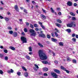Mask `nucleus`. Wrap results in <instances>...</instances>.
I'll list each match as a JSON object with an SVG mask.
<instances>
[{
  "mask_svg": "<svg viewBox=\"0 0 78 78\" xmlns=\"http://www.w3.org/2000/svg\"><path fill=\"white\" fill-rule=\"evenodd\" d=\"M13 31L12 30L10 31V34H13Z\"/></svg>",
  "mask_w": 78,
  "mask_h": 78,
  "instance_id": "nucleus-54",
  "label": "nucleus"
},
{
  "mask_svg": "<svg viewBox=\"0 0 78 78\" xmlns=\"http://www.w3.org/2000/svg\"><path fill=\"white\" fill-rule=\"evenodd\" d=\"M72 40L73 41H74V42H76V39H75V38L73 37L72 39Z\"/></svg>",
  "mask_w": 78,
  "mask_h": 78,
  "instance_id": "nucleus-40",
  "label": "nucleus"
},
{
  "mask_svg": "<svg viewBox=\"0 0 78 78\" xmlns=\"http://www.w3.org/2000/svg\"><path fill=\"white\" fill-rule=\"evenodd\" d=\"M39 36V37H41L44 38V37H45V35L44 34H40Z\"/></svg>",
  "mask_w": 78,
  "mask_h": 78,
  "instance_id": "nucleus-6",
  "label": "nucleus"
},
{
  "mask_svg": "<svg viewBox=\"0 0 78 78\" xmlns=\"http://www.w3.org/2000/svg\"><path fill=\"white\" fill-rule=\"evenodd\" d=\"M12 35L13 37H17V33L16 32H15L13 33Z\"/></svg>",
  "mask_w": 78,
  "mask_h": 78,
  "instance_id": "nucleus-9",
  "label": "nucleus"
},
{
  "mask_svg": "<svg viewBox=\"0 0 78 78\" xmlns=\"http://www.w3.org/2000/svg\"><path fill=\"white\" fill-rule=\"evenodd\" d=\"M10 48L11 49V50H12L14 51L16 50V49L14 47L12 46H10Z\"/></svg>",
  "mask_w": 78,
  "mask_h": 78,
  "instance_id": "nucleus-16",
  "label": "nucleus"
},
{
  "mask_svg": "<svg viewBox=\"0 0 78 78\" xmlns=\"http://www.w3.org/2000/svg\"><path fill=\"white\" fill-rule=\"evenodd\" d=\"M3 18V17L2 16L0 15V19H2Z\"/></svg>",
  "mask_w": 78,
  "mask_h": 78,
  "instance_id": "nucleus-63",
  "label": "nucleus"
},
{
  "mask_svg": "<svg viewBox=\"0 0 78 78\" xmlns=\"http://www.w3.org/2000/svg\"><path fill=\"white\" fill-rule=\"evenodd\" d=\"M66 31L68 32V33H70L71 32V30L70 29H67L66 30Z\"/></svg>",
  "mask_w": 78,
  "mask_h": 78,
  "instance_id": "nucleus-28",
  "label": "nucleus"
},
{
  "mask_svg": "<svg viewBox=\"0 0 78 78\" xmlns=\"http://www.w3.org/2000/svg\"><path fill=\"white\" fill-rule=\"evenodd\" d=\"M42 10L43 11V12H44V13H46V10H44L42 9Z\"/></svg>",
  "mask_w": 78,
  "mask_h": 78,
  "instance_id": "nucleus-53",
  "label": "nucleus"
},
{
  "mask_svg": "<svg viewBox=\"0 0 78 78\" xmlns=\"http://www.w3.org/2000/svg\"><path fill=\"white\" fill-rule=\"evenodd\" d=\"M24 12L25 13H26V14H28V12H27V10L25 9H24Z\"/></svg>",
  "mask_w": 78,
  "mask_h": 78,
  "instance_id": "nucleus-38",
  "label": "nucleus"
},
{
  "mask_svg": "<svg viewBox=\"0 0 78 78\" xmlns=\"http://www.w3.org/2000/svg\"><path fill=\"white\" fill-rule=\"evenodd\" d=\"M3 73V72L2 70H0V74H1V75H2V74Z\"/></svg>",
  "mask_w": 78,
  "mask_h": 78,
  "instance_id": "nucleus-49",
  "label": "nucleus"
},
{
  "mask_svg": "<svg viewBox=\"0 0 78 78\" xmlns=\"http://www.w3.org/2000/svg\"><path fill=\"white\" fill-rule=\"evenodd\" d=\"M56 25L57 27H59V28L61 27V25L60 24L58 23H56Z\"/></svg>",
  "mask_w": 78,
  "mask_h": 78,
  "instance_id": "nucleus-23",
  "label": "nucleus"
},
{
  "mask_svg": "<svg viewBox=\"0 0 78 78\" xmlns=\"http://www.w3.org/2000/svg\"><path fill=\"white\" fill-rule=\"evenodd\" d=\"M29 31L30 33H33L35 32L34 30L33 29H30L29 30Z\"/></svg>",
  "mask_w": 78,
  "mask_h": 78,
  "instance_id": "nucleus-12",
  "label": "nucleus"
},
{
  "mask_svg": "<svg viewBox=\"0 0 78 78\" xmlns=\"http://www.w3.org/2000/svg\"><path fill=\"white\" fill-rule=\"evenodd\" d=\"M73 63H74V64H76V60L75 59H73Z\"/></svg>",
  "mask_w": 78,
  "mask_h": 78,
  "instance_id": "nucleus-31",
  "label": "nucleus"
},
{
  "mask_svg": "<svg viewBox=\"0 0 78 78\" xmlns=\"http://www.w3.org/2000/svg\"><path fill=\"white\" fill-rule=\"evenodd\" d=\"M41 28L44 30H45V27H44V26H43L42 25H41Z\"/></svg>",
  "mask_w": 78,
  "mask_h": 78,
  "instance_id": "nucleus-34",
  "label": "nucleus"
},
{
  "mask_svg": "<svg viewBox=\"0 0 78 78\" xmlns=\"http://www.w3.org/2000/svg\"><path fill=\"white\" fill-rule=\"evenodd\" d=\"M5 60H6V61L8 60V57L7 56H5Z\"/></svg>",
  "mask_w": 78,
  "mask_h": 78,
  "instance_id": "nucleus-45",
  "label": "nucleus"
},
{
  "mask_svg": "<svg viewBox=\"0 0 78 78\" xmlns=\"http://www.w3.org/2000/svg\"><path fill=\"white\" fill-rule=\"evenodd\" d=\"M54 62L56 64H58V61L56 60H55V61H54Z\"/></svg>",
  "mask_w": 78,
  "mask_h": 78,
  "instance_id": "nucleus-52",
  "label": "nucleus"
},
{
  "mask_svg": "<svg viewBox=\"0 0 78 78\" xmlns=\"http://www.w3.org/2000/svg\"><path fill=\"white\" fill-rule=\"evenodd\" d=\"M4 55L3 54H0V58H1V59H3V58L4 57Z\"/></svg>",
  "mask_w": 78,
  "mask_h": 78,
  "instance_id": "nucleus-13",
  "label": "nucleus"
},
{
  "mask_svg": "<svg viewBox=\"0 0 78 78\" xmlns=\"http://www.w3.org/2000/svg\"><path fill=\"white\" fill-rule=\"evenodd\" d=\"M21 35H23V36H25V33L24 32H23L21 33Z\"/></svg>",
  "mask_w": 78,
  "mask_h": 78,
  "instance_id": "nucleus-58",
  "label": "nucleus"
},
{
  "mask_svg": "<svg viewBox=\"0 0 78 78\" xmlns=\"http://www.w3.org/2000/svg\"><path fill=\"white\" fill-rule=\"evenodd\" d=\"M14 9L15 10H16V11L17 12H19V9L18 8V6L17 5H15L14 7Z\"/></svg>",
  "mask_w": 78,
  "mask_h": 78,
  "instance_id": "nucleus-8",
  "label": "nucleus"
},
{
  "mask_svg": "<svg viewBox=\"0 0 78 78\" xmlns=\"http://www.w3.org/2000/svg\"><path fill=\"white\" fill-rule=\"evenodd\" d=\"M51 10L52 12L53 13H54V12H55V11L53 9V8H51Z\"/></svg>",
  "mask_w": 78,
  "mask_h": 78,
  "instance_id": "nucleus-37",
  "label": "nucleus"
},
{
  "mask_svg": "<svg viewBox=\"0 0 78 78\" xmlns=\"http://www.w3.org/2000/svg\"><path fill=\"white\" fill-rule=\"evenodd\" d=\"M51 40L53 42H56L57 41V39H55L53 38H52L51 39Z\"/></svg>",
  "mask_w": 78,
  "mask_h": 78,
  "instance_id": "nucleus-14",
  "label": "nucleus"
},
{
  "mask_svg": "<svg viewBox=\"0 0 78 78\" xmlns=\"http://www.w3.org/2000/svg\"><path fill=\"white\" fill-rule=\"evenodd\" d=\"M52 76L54 78H58V75L56 73H51Z\"/></svg>",
  "mask_w": 78,
  "mask_h": 78,
  "instance_id": "nucleus-4",
  "label": "nucleus"
},
{
  "mask_svg": "<svg viewBox=\"0 0 78 78\" xmlns=\"http://www.w3.org/2000/svg\"><path fill=\"white\" fill-rule=\"evenodd\" d=\"M22 69H23V70H25V71H27V69L26 68H25V67L22 66Z\"/></svg>",
  "mask_w": 78,
  "mask_h": 78,
  "instance_id": "nucleus-26",
  "label": "nucleus"
},
{
  "mask_svg": "<svg viewBox=\"0 0 78 78\" xmlns=\"http://www.w3.org/2000/svg\"><path fill=\"white\" fill-rule=\"evenodd\" d=\"M67 5L69 6H72L73 5L72 2L71 1H68L67 2Z\"/></svg>",
  "mask_w": 78,
  "mask_h": 78,
  "instance_id": "nucleus-5",
  "label": "nucleus"
},
{
  "mask_svg": "<svg viewBox=\"0 0 78 78\" xmlns=\"http://www.w3.org/2000/svg\"><path fill=\"white\" fill-rule=\"evenodd\" d=\"M54 71L55 72H56V73H58V74L61 73V72L59 70H58L57 69H55Z\"/></svg>",
  "mask_w": 78,
  "mask_h": 78,
  "instance_id": "nucleus-10",
  "label": "nucleus"
},
{
  "mask_svg": "<svg viewBox=\"0 0 78 78\" xmlns=\"http://www.w3.org/2000/svg\"><path fill=\"white\" fill-rule=\"evenodd\" d=\"M38 45H39V46H40V47H44L43 45L41 44L40 43H38Z\"/></svg>",
  "mask_w": 78,
  "mask_h": 78,
  "instance_id": "nucleus-21",
  "label": "nucleus"
},
{
  "mask_svg": "<svg viewBox=\"0 0 78 78\" xmlns=\"http://www.w3.org/2000/svg\"><path fill=\"white\" fill-rule=\"evenodd\" d=\"M30 27L32 29H33V28H34V26H33V25L32 24H30Z\"/></svg>",
  "mask_w": 78,
  "mask_h": 78,
  "instance_id": "nucleus-24",
  "label": "nucleus"
},
{
  "mask_svg": "<svg viewBox=\"0 0 78 78\" xmlns=\"http://www.w3.org/2000/svg\"><path fill=\"white\" fill-rule=\"evenodd\" d=\"M42 63L43 64H48V62L46 61H44L42 62Z\"/></svg>",
  "mask_w": 78,
  "mask_h": 78,
  "instance_id": "nucleus-15",
  "label": "nucleus"
},
{
  "mask_svg": "<svg viewBox=\"0 0 78 78\" xmlns=\"http://www.w3.org/2000/svg\"><path fill=\"white\" fill-rule=\"evenodd\" d=\"M70 14L72 16H75V14H74L73 12H70Z\"/></svg>",
  "mask_w": 78,
  "mask_h": 78,
  "instance_id": "nucleus-19",
  "label": "nucleus"
},
{
  "mask_svg": "<svg viewBox=\"0 0 78 78\" xmlns=\"http://www.w3.org/2000/svg\"><path fill=\"white\" fill-rule=\"evenodd\" d=\"M24 76L25 77H28V73H24Z\"/></svg>",
  "mask_w": 78,
  "mask_h": 78,
  "instance_id": "nucleus-17",
  "label": "nucleus"
},
{
  "mask_svg": "<svg viewBox=\"0 0 78 78\" xmlns=\"http://www.w3.org/2000/svg\"><path fill=\"white\" fill-rule=\"evenodd\" d=\"M29 50L30 51H32V48L31 47H30L28 48Z\"/></svg>",
  "mask_w": 78,
  "mask_h": 78,
  "instance_id": "nucleus-25",
  "label": "nucleus"
},
{
  "mask_svg": "<svg viewBox=\"0 0 78 78\" xmlns=\"http://www.w3.org/2000/svg\"><path fill=\"white\" fill-rule=\"evenodd\" d=\"M4 51L5 53H8V50L6 49L4 50Z\"/></svg>",
  "mask_w": 78,
  "mask_h": 78,
  "instance_id": "nucleus-46",
  "label": "nucleus"
},
{
  "mask_svg": "<svg viewBox=\"0 0 78 78\" xmlns=\"http://www.w3.org/2000/svg\"><path fill=\"white\" fill-rule=\"evenodd\" d=\"M65 71H66V72L67 73H70V72L69 71L66 70V69H65Z\"/></svg>",
  "mask_w": 78,
  "mask_h": 78,
  "instance_id": "nucleus-48",
  "label": "nucleus"
},
{
  "mask_svg": "<svg viewBox=\"0 0 78 78\" xmlns=\"http://www.w3.org/2000/svg\"><path fill=\"white\" fill-rule=\"evenodd\" d=\"M35 31H38L39 30V28H36L35 29Z\"/></svg>",
  "mask_w": 78,
  "mask_h": 78,
  "instance_id": "nucleus-47",
  "label": "nucleus"
},
{
  "mask_svg": "<svg viewBox=\"0 0 78 78\" xmlns=\"http://www.w3.org/2000/svg\"><path fill=\"white\" fill-rule=\"evenodd\" d=\"M38 75H42V72H39Z\"/></svg>",
  "mask_w": 78,
  "mask_h": 78,
  "instance_id": "nucleus-60",
  "label": "nucleus"
},
{
  "mask_svg": "<svg viewBox=\"0 0 78 78\" xmlns=\"http://www.w3.org/2000/svg\"><path fill=\"white\" fill-rule=\"evenodd\" d=\"M39 56L41 60H45L47 59V55L44 53V50H39L38 51Z\"/></svg>",
  "mask_w": 78,
  "mask_h": 78,
  "instance_id": "nucleus-1",
  "label": "nucleus"
},
{
  "mask_svg": "<svg viewBox=\"0 0 78 78\" xmlns=\"http://www.w3.org/2000/svg\"><path fill=\"white\" fill-rule=\"evenodd\" d=\"M24 31L25 33H27V32H28V30H27V29L26 28L24 29Z\"/></svg>",
  "mask_w": 78,
  "mask_h": 78,
  "instance_id": "nucleus-27",
  "label": "nucleus"
},
{
  "mask_svg": "<svg viewBox=\"0 0 78 78\" xmlns=\"http://www.w3.org/2000/svg\"><path fill=\"white\" fill-rule=\"evenodd\" d=\"M21 40L23 41V43H27V38L24 37H21Z\"/></svg>",
  "mask_w": 78,
  "mask_h": 78,
  "instance_id": "nucleus-3",
  "label": "nucleus"
},
{
  "mask_svg": "<svg viewBox=\"0 0 78 78\" xmlns=\"http://www.w3.org/2000/svg\"><path fill=\"white\" fill-rule=\"evenodd\" d=\"M55 34L56 37H58V34L57 33L55 32Z\"/></svg>",
  "mask_w": 78,
  "mask_h": 78,
  "instance_id": "nucleus-42",
  "label": "nucleus"
},
{
  "mask_svg": "<svg viewBox=\"0 0 78 78\" xmlns=\"http://www.w3.org/2000/svg\"><path fill=\"white\" fill-rule=\"evenodd\" d=\"M67 61H70V58H69V57H68L67 58Z\"/></svg>",
  "mask_w": 78,
  "mask_h": 78,
  "instance_id": "nucleus-44",
  "label": "nucleus"
},
{
  "mask_svg": "<svg viewBox=\"0 0 78 78\" xmlns=\"http://www.w3.org/2000/svg\"><path fill=\"white\" fill-rule=\"evenodd\" d=\"M34 66L35 67L37 68V69H39V66L38 65H37L35 64Z\"/></svg>",
  "mask_w": 78,
  "mask_h": 78,
  "instance_id": "nucleus-36",
  "label": "nucleus"
},
{
  "mask_svg": "<svg viewBox=\"0 0 78 78\" xmlns=\"http://www.w3.org/2000/svg\"><path fill=\"white\" fill-rule=\"evenodd\" d=\"M26 58H27V59H29V60L30 59V56H29L28 55L26 56Z\"/></svg>",
  "mask_w": 78,
  "mask_h": 78,
  "instance_id": "nucleus-41",
  "label": "nucleus"
},
{
  "mask_svg": "<svg viewBox=\"0 0 78 78\" xmlns=\"http://www.w3.org/2000/svg\"><path fill=\"white\" fill-rule=\"evenodd\" d=\"M58 15H59V16H61V12H59L58 13Z\"/></svg>",
  "mask_w": 78,
  "mask_h": 78,
  "instance_id": "nucleus-62",
  "label": "nucleus"
},
{
  "mask_svg": "<svg viewBox=\"0 0 78 78\" xmlns=\"http://www.w3.org/2000/svg\"><path fill=\"white\" fill-rule=\"evenodd\" d=\"M48 70V68H44L43 69V71H47Z\"/></svg>",
  "mask_w": 78,
  "mask_h": 78,
  "instance_id": "nucleus-18",
  "label": "nucleus"
},
{
  "mask_svg": "<svg viewBox=\"0 0 78 78\" xmlns=\"http://www.w3.org/2000/svg\"><path fill=\"white\" fill-rule=\"evenodd\" d=\"M38 23L39 25H42V23H41V22L40 21L38 22Z\"/></svg>",
  "mask_w": 78,
  "mask_h": 78,
  "instance_id": "nucleus-51",
  "label": "nucleus"
},
{
  "mask_svg": "<svg viewBox=\"0 0 78 78\" xmlns=\"http://www.w3.org/2000/svg\"><path fill=\"white\" fill-rule=\"evenodd\" d=\"M5 20L6 21H8V20H9V18L6 17H5Z\"/></svg>",
  "mask_w": 78,
  "mask_h": 78,
  "instance_id": "nucleus-29",
  "label": "nucleus"
},
{
  "mask_svg": "<svg viewBox=\"0 0 78 78\" xmlns=\"http://www.w3.org/2000/svg\"><path fill=\"white\" fill-rule=\"evenodd\" d=\"M43 75L44 76H48V74L47 73H44Z\"/></svg>",
  "mask_w": 78,
  "mask_h": 78,
  "instance_id": "nucleus-43",
  "label": "nucleus"
},
{
  "mask_svg": "<svg viewBox=\"0 0 78 78\" xmlns=\"http://www.w3.org/2000/svg\"><path fill=\"white\" fill-rule=\"evenodd\" d=\"M76 25H75V23L73 21L70 24H68L67 25V27H75Z\"/></svg>",
  "mask_w": 78,
  "mask_h": 78,
  "instance_id": "nucleus-2",
  "label": "nucleus"
},
{
  "mask_svg": "<svg viewBox=\"0 0 78 78\" xmlns=\"http://www.w3.org/2000/svg\"><path fill=\"white\" fill-rule=\"evenodd\" d=\"M59 45L61 46H63V43L62 42H60L59 43Z\"/></svg>",
  "mask_w": 78,
  "mask_h": 78,
  "instance_id": "nucleus-32",
  "label": "nucleus"
},
{
  "mask_svg": "<svg viewBox=\"0 0 78 78\" xmlns=\"http://www.w3.org/2000/svg\"><path fill=\"white\" fill-rule=\"evenodd\" d=\"M34 70H35L36 71H37V69L35 67H34Z\"/></svg>",
  "mask_w": 78,
  "mask_h": 78,
  "instance_id": "nucleus-61",
  "label": "nucleus"
},
{
  "mask_svg": "<svg viewBox=\"0 0 78 78\" xmlns=\"http://www.w3.org/2000/svg\"><path fill=\"white\" fill-rule=\"evenodd\" d=\"M57 21L59 23H62V21L61 20H57Z\"/></svg>",
  "mask_w": 78,
  "mask_h": 78,
  "instance_id": "nucleus-30",
  "label": "nucleus"
},
{
  "mask_svg": "<svg viewBox=\"0 0 78 78\" xmlns=\"http://www.w3.org/2000/svg\"><path fill=\"white\" fill-rule=\"evenodd\" d=\"M75 34H72V37H75Z\"/></svg>",
  "mask_w": 78,
  "mask_h": 78,
  "instance_id": "nucleus-57",
  "label": "nucleus"
},
{
  "mask_svg": "<svg viewBox=\"0 0 78 78\" xmlns=\"http://www.w3.org/2000/svg\"><path fill=\"white\" fill-rule=\"evenodd\" d=\"M26 23V25L27 26H29L30 25V24L28 23Z\"/></svg>",
  "mask_w": 78,
  "mask_h": 78,
  "instance_id": "nucleus-59",
  "label": "nucleus"
},
{
  "mask_svg": "<svg viewBox=\"0 0 78 78\" xmlns=\"http://www.w3.org/2000/svg\"><path fill=\"white\" fill-rule=\"evenodd\" d=\"M47 37L48 38V39H50L51 37L49 35L47 34Z\"/></svg>",
  "mask_w": 78,
  "mask_h": 78,
  "instance_id": "nucleus-39",
  "label": "nucleus"
},
{
  "mask_svg": "<svg viewBox=\"0 0 78 78\" xmlns=\"http://www.w3.org/2000/svg\"><path fill=\"white\" fill-rule=\"evenodd\" d=\"M14 72V70H12V69H10V73H13Z\"/></svg>",
  "mask_w": 78,
  "mask_h": 78,
  "instance_id": "nucleus-50",
  "label": "nucleus"
},
{
  "mask_svg": "<svg viewBox=\"0 0 78 78\" xmlns=\"http://www.w3.org/2000/svg\"><path fill=\"white\" fill-rule=\"evenodd\" d=\"M61 67L62 70H66V69L64 67L62 66H61Z\"/></svg>",
  "mask_w": 78,
  "mask_h": 78,
  "instance_id": "nucleus-22",
  "label": "nucleus"
},
{
  "mask_svg": "<svg viewBox=\"0 0 78 78\" xmlns=\"http://www.w3.org/2000/svg\"><path fill=\"white\" fill-rule=\"evenodd\" d=\"M51 35L52 37H54L55 36V35L54 34V33H51Z\"/></svg>",
  "mask_w": 78,
  "mask_h": 78,
  "instance_id": "nucleus-55",
  "label": "nucleus"
},
{
  "mask_svg": "<svg viewBox=\"0 0 78 78\" xmlns=\"http://www.w3.org/2000/svg\"><path fill=\"white\" fill-rule=\"evenodd\" d=\"M34 26L35 28H38V25L37 24H34Z\"/></svg>",
  "mask_w": 78,
  "mask_h": 78,
  "instance_id": "nucleus-20",
  "label": "nucleus"
},
{
  "mask_svg": "<svg viewBox=\"0 0 78 78\" xmlns=\"http://www.w3.org/2000/svg\"><path fill=\"white\" fill-rule=\"evenodd\" d=\"M17 74L18 76H20L21 73H20V72H17Z\"/></svg>",
  "mask_w": 78,
  "mask_h": 78,
  "instance_id": "nucleus-33",
  "label": "nucleus"
},
{
  "mask_svg": "<svg viewBox=\"0 0 78 78\" xmlns=\"http://www.w3.org/2000/svg\"><path fill=\"white\" fill-rule=\"evenodd\" d=\"M41 17L42 19H43V20H45V19H46V16L44 15L41 14Z\"/></svg>",
  "mask_w": 78,
  "mask_h": 78,
  "instance_id": "nucleus-7",
  "label": "nucleus"
},
{
  "mask_svg": "<svg viewBox=\"0 0 78 78\" xmlns=\"http://www.w3.org/2000/svg\"><path fill=\"white\" fill-rule=\"evenodd\" d=\"M73 5L74 6L76 7L77 6V4L76 3H74Z\"/></svg>",
  "mask_w": 78,
  "mask_h": 78,
  "instance_id": "nucleus-56",
  "label": "nucleus"
},
{
  "mask_svg": "<svg viewBox=\"0 0 78 78\" xmlns=\"http://www.w3.org/2000/svg\"><path fill=\"white\" fill-rule=\"evenodd\" d=\"M72 19V20H76V18H75V17H73Z\"/></svg>",
  "mask_w": 78,
  "mask_h": 78,
  "instance_id": "nucleus-35",
  "label": "nucleus"
},
{
  "mask_svg": "<svg viewBox=\"0 0 78 78\" xmlns=\"http://www.w3.org/2000/svg\"><path fill=\"white\" fill-rule=\"evenodd\" d=\"M36 35V33L34 32L30 34V36H34V37H35Z\"/></svg>",
  "mask_w": 78,
  "mask_h": 78,
  "instance_id": "nucleus-11",
  "label": "nucleus"
},
{
  "mask_svg": "<svg viewBox=\"0 0 78 78\" xmlns=\"http://www.w3.org/2000/svg\"><path fill=\"white\" fill-rule=\"evenodd\" d=\"M76 38H78V35H76Z\"/></svg>",
  "mask_w": 78,
  "mask_h": 78,
  "instance_id": "nucleus-64",
  "label": "nucleus"
}]
</instances>
